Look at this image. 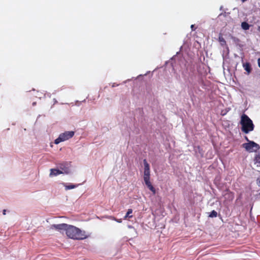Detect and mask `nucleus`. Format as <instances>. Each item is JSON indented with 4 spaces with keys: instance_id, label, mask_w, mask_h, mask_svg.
<instances>
[{
    "instance_id": "11",
    "label": "nucleus",
    "mask_w": 260,
    "mask_h": 260,
    "mask_svg": "<svg viewBox=\"0 0 260 260\" xmlns=\"http://www.w3.org/2000/svg\"><path fill=\"white\" fill-rule=\"evenodd\" d=\"M243 67L245 71H246L248 74H249L251 71V66L249 63L246 62L243 64Z\"/></svg>"
},
{
    "instance_id": "9",
    "label": "nucleus",
    "mask_w": 260,
    "mask_h": 260,
    "mask_svg": "<svg viewBox=\"0 0 260 260\" xmlns=\"http://www.w3.org/2000/svg\"><path fill=\"white\" fill-rule=\"evenodd\" d=\"M133 213V209H128L126 215L124 217V219L126 220L129 218H132L133 215H132Z\"/></svg>"
},
{
    "instance_id": "21",
    "label": "nucleus",
    "mask_w": 260,
    "mask_h": 260,
    "mask_svg": "<svg viewBox=\"0 0 260 260\" xmlns=\"http://www.w3.org/2000/svg\"><path fill=\"white\" fill-rule=\"evenodd\" d=\"M245 139H246V140L247 141H249V140H248V138H247V137H245Z\"/></svg>"
},
{
    "instance_id": "19",
    "label": "nucleus",
    "mask_w": 260,
    "mask_h": 260,
    "mask_svg": "<svg viewBox=\"0 0 260 260\" xmlns=\"http://www.w3.org/2000/svg\"><path fill=\"white\" fill-rule=\"evenodd\" d=\"M3 213L4 215H6V210H5V209L3 210Z\"/></svg>"
},
{
    "instance_id": "13",
    "label": "nucleus",
    "mask_w": 260,
    "mask_h": 260,
    "mask_svg": "<svg viewBox=\"0 0 260 260\" xmlns=\"http://www.w3.org/2000/svg\"><path fill=\"white\" fill-rule=\"evenodd\" d=\"M219 41L222 46H223L226 44L225 40L221 35H220L219 36Z\"/></svg>"
},
{
    "instance_id": "1",
    "label": "nucleus",
    "mask_w": 260,
    "mask_h": 260,
    "mask_svg": "<svg viewBox=\"0 0 260 260\" xmlns=\"http://www.w3.org/2000/svg\"><path fill=\"white\" fill-rule=\"evenodd\" d=\"M66 233L68 237L75 240H83L87 237L85 231L73 225H68Z\"/></svg>"
},
{
    "instance_id": "4",
    "label": "nucleus",
    "mask_w": 260,
    "mask_h": 260,
    "mask_svg": "<svg viewBox=\"0 0 260 260\" xmlns=\"http://www.w3.org/2000/svg\"><path fill=\"white\" fill-rule=\"evenodd\" d=\"M74 134L75 133L73 131H67L61 133L59 135L58 138L55 140L54 143L58 144L61 142L69 140L74 136Z\"/></svg>"
},
{
    "instance_id": "5",
    "label": "nucleus",
    "mask_w": 260,
    "mask_h": 260,
    "mask_svg": "<svg viewBox=\"0 0 260 260\" xmlns=\"http://www.w3.org/2000/svg\"><path fill=\"white\" fill-rule=\"evenodd\" d=\"M242 146L247 151L250 152L256 151L260 148V146H259V145L253 141H249L248 143H244L242 145Z\"/></svg>"
},
{
    "instance_id": "15",
    "label": "nucleus",
    "mask_w": 260,
    "mask_h": 260,
    "mask_svg": "<svg viewBox=\"0 0 260 260\" xmlns=\"http://www.w3.org/2000/svg\"><path fill=\"white\" fill-rule=\"evenodd\" d=\"M217 216V213L216 211L213 210L212 211L210 214L209 215V217L213 218V217H216Z\"/></svg>"
},
{
    "instance_id": "10",
    "label": "nucleus",
    "mask_w": 260,
    "mask_h": 260,
    "mask_svg": "<svg viewBox=\"0 0 260 260\" xmlns=\"http://www.w3.org/2000/svg\"><path fill=\"white\" fill-rule=\"evenodd\" d=\"M62 173V172L59 170L52 169H51L50 175H53L55 176L58 175L59 174H61Z\"/></svg>"
},
{
    "instance_id": "3",
    "label": "nucleus",
    "mask_w": 260,
    "mask_h": 260,
    "mask_svg": "<svg viewBox=\"0 0 260 260\" xmlns=\"http://www.w3.org/2000/svg\"><path fill=\"white\" fill-rule=\"evenodd\" d=\"M143 163L144 166V181L147 187L152 192L153 194H155L156 190L150 181V171L149 165L145 159L143 160Z\"/></svg>"
},
{
    "instance_id": "17",
    "label": "nucleus",
    "mask_w": 260,
    "mask_h": 260,
    "mask_svg": "<svg viewBox=\"0 0 260 260\" xmlns=\"http://www.w3.org/2000/svg\"><path fill=\"white\" fill-rule=\"evenodd\" d=\"M258 66L260 68V58L257 60Z\"/></svg>"
},
{
    "instance_id": "16",
    "label": "nucleus",
    "mask_w": 260,
    "mask_h": 260,
    "mask_svg": "<svg viewBox=\"0 0 260 260\" xmlns=\"http://www.w3.org/2000/svg\"><path fill=\"white\" fill-rule=\"evenodd\" d=\"M256 184L260 186V176L256 179Z\"/></svg>"
},
{
    "instance_id": "6",
    "label": "nucleus",
    "mask_w": 260,
    "mask_h": 260,
    "mask_svg": "<svg viewBox=\"0 0 260 260\" xmlns=\"http://www.w3.org/2000/svg\"><path fill=\"white\" fill-rule=\"evenodd\" d=\"M68 226V224L66 223L52 224L50 226V229L52 230L55 229L60 232H61L62 231H65L66 232V229H67Z\"/></svg>"
},
{
    "instance_id": "18",
    "label": "nucleus",
    "mask_w": 260,
    "mask_h": 260,
    "mask_svg": "<svg viewBox=\"0 0 260 260\" xmlns=\"http://www.w3.org/2000/svg\"><path fill=\"white\" fill-rule=\"evenodd\" d=\"M191 28L192 30H194V25H191Z\"/></svg>"
},
{
    "instance_id": "12",
    "label": "nucleus",
    "mask_w": 260,
    "mask_h": 260,
    "mask_svg": "<svg viewBox=\"0 0 260 260\" xmlns=\"http://www.w3.org/2000/svg\"><path fill=\"white\" fill-rule=\"evenodd\" d=\"M241 27L244 30H248L249 29L250 25L246 22H243L241 23Z\"/></svg>"
},
{
    "instance_id": "2",
    "label": "nucleus",
    "mask_w": 260,
    "mask_h": 260,
    "mask_svg": "<svg viewBox=\"0 0 260 260\" xmlns=\"http://www.w3.org/2000/svg\"><path fill=\"white\" fill-rule=\"evenodd\" d=\"M240 123L241 125V131L245 134H248L254 129V125L252 121L245 114L242 115Z\"/></svg>"
},
{
    "instance_id": "8",
    "label": "nucleus",
    "mask_w": 260,
    "mask_h": 260,
    "mask_svg": "<svg viewBox=\"0 0 260 260\" xmlns=\"http://www.w3.org/2000/svg\"><path fill=\"white\" fill-rule=\"evenodd\" d=\"M254 162L257 167H260V151L255 154L254 158Z\"/></svg>"
},
{
    "instance_id": "20",
    "label": "nucleus",
    "mask_w": 260,
    "mask_h": 260,
    "mask_svg": "<svg viewBox=\"0 0 260 260\" xmlns=\"http://www.w3.org/2000/svg\"><path fill=\"white\" fill-rule=\"evenodd\" d=\"M117 222H121V219H116V220Z\"/></svg>"
},
{
    "instance_id": "14",
    "label": "nucleus",
    "mask_w": 260,
    "mask_h": 260,
    "mask_svg": "<svg viewBox=\"0 0 260 260\" xmlns=\"http://www.w3.org/2000/svg\"><path fill=\"white\" fill-rule=\"evenodd\" d=\"M65 189L66 190L71 189L75 188L76 187V185L74 184H69V185H64Z\"/></svg>"
},
{
    "instance_id": "22",
    "label": "nucleus",
    "mask_w": 260,
    "mask_h": 260,
    "mask_svg": "<svg viewBox=\"0 0 260 260\" xmlns=\"http://www.w3.org/2000/svg\"><path fill=\"white\" fill-rule=\"evenodd\" d=\"M258 30H260V26L258 27Z\"/></svg>"
},
{
    "instance_id": "7",
    "label": "nucleus",
    "mask_w": 260,
    "mask_h": 260,
    "mask_svg": "<svg viewBox=\"0 0 260 260\" xmlns=\"http://www.w3.org/2000/svg\"><path fill=\"white\" fill-rule=\"evenodd\" d=\"M223 196L225 199L229 202L232 201L234 199V193L229 190H226Z\"/></svg>"
}]
</instances>
